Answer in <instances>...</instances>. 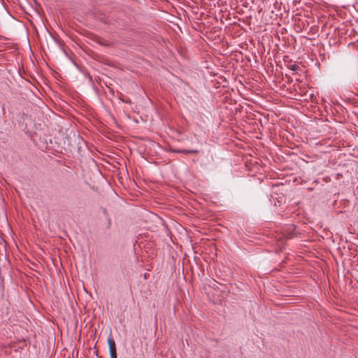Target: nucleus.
<instances>
[{
  "mask_svg": "<svg viewBox=\"0 0 358 358\" xmlns=\"http://www.w3.org/2000/svg\"><path fill=\"white\" fill-rule=\"evenodd\" d=\"M187 150H188L186 149H180V151H178V153L188 154Z\"/></svg>",
  "mask_w": 358,
  "mask_h": 358,
  "instance_id": "nucleus-4",
  "label": "nucleus"
},
{
  "mask_svg": "<svg viewBox=\"0 0 358 358\" xmlns=\"http://www.w3.org/2000/svg\"><path fill=\"white\" fill-rule=\"evenodd\" d=\"M299 69V67L298 66H296V64L292 65L291 67V69L292 71H297Z\"/></svg>",
  "mask_w": 358,
  "mask_h": 358,
  "instance_id": "nucleus-5",
  "label": "nucleus"
},
{
  "mask_svg": "<svg viewBox=\"0 0 358 358\" xmlns=\"http://www.w3.org/2000/svg\"><path fill=\"white\" fill-rule=\"evenodd\" d=\"M133 120H134V122H135L136 123H138V121L136 119H135V118H134V119H133Z\"/></svg>",
  "mask_w": 358,
  "mask_h": 358,
  "instance_id": "nucleus-8",
  "label": "nucleus"
},
{
  "mask_svg": "<svg viewBox=\"0 0 358 358\" xmlns=\"http://www.w3.org/2000/svg\"><path fill=\"white\" fill-rule=\"evenodd\" d=\"M188 154H194V153H199V150H187Z\"/></svg>",
  "mask_w": 358,
  "mask_h": 358,
  "instance_id": "nucleus-3",
  "label": "nucleus"
},
{
  "mask_svg": "<svg viewBox=\"0 0 358 358\" xmlns=\"http://www.w3.org/2000/svg\"><path fill=\"white\" fill-rule=\"evenodd\" d=\"M108 347H109V352H113L114 351H116V344L115 341L110 338L108 337L107 340Z\"/></svg>",
  "mask_w": 358,
  "mask_h": 358,
  "instance_id": "nucleus-1",
  "label": "nucleus"
},
{
  "mask_svg": "<svg viewBox=\"0 0 358 358\" xmlns=\"http://www.w3.org/2000/svg\"><path fill=\"white\" fill-rule=\"evenodd\" d=\"M110 358H117V352L114 351L113 352H109Z\"/></svg>",
  "mask_w": 358,
  "mask_h": 358,
  "instance_id": "nucleus-2",
  "label": "nucleus"
},
{
  "mask_svg": "<svg viewBox=\"0 0 358 358\" xmlns=\"http://www.w3.org/2000/svg\"><path fill=\"white\" fill-rule=\"evenodd\" d=\"M125 118L128 120H131V117L130 115V113H124Z\"/></svg>",
  "mask_w": 358,
  "mask_h": 358,
  "instance_id": "nucleus-6",
  "label": "nucleus"
},
{
  "mask_svg": "<svg viewBox=\"0 0 358 358\" xmlns=\"http://www.w3.org/2000/svg\"><path fill=\"white\" fill-rule=\"evenodd\" d=\"M99 358H102V357H99Z\"/></svg>",
  "mask_w": 358,
  "mask_h": 358,
  "instance_id": "nucleus-9",
  "label": "nucleus"
},
{
  "mask_svg": "<svg viewBox=\"0 0 358 358\" xmlns=\"http://www.w3.org/2000/svg\"><path fill=\"white\" fill-rule=\"evenodd\" d=\"M178 151H180V149H171V152L178 153Z\"/></svg>",
  "mask_w": 358,
  "mask_h": 358,
  "instance_id": "nucleus-7",
  "label": "nucleus"
}]
</instances>
